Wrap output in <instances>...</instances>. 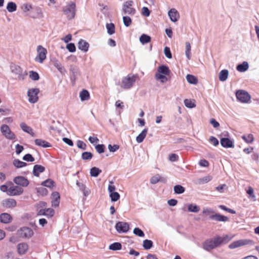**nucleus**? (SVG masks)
<instances>
[{
  "mask_svg": "<svg viewBox=\"0 0 259 259\" xmlns=\"http://www.w3.org/2000/svg\"><path fill=\"white\" fill-rule=\"evenodd\" d=\"M137 78V75L128 74L126 76L123 77L121 81L119 82L117 84L123 89L128 90L133 87Z\"/></svg>",
  "mask_w": 259,
  "mask_h": 259,
  "instance_id": "nucleus-1",
  "label": "nucleus"
},
{
  "mask_svg": "<svg viewBox=\"0 0 259 259\" xmlns=\"http://www.w3.org/2000/svg\"><path fill=\"white\" fill-rule=\"evenodd\" d=\"M36 51L37 55L35 58V61L39 63H42L46 59L47 50L42 46L39 45L37 47Z\"/></svg>",
  "mask_w": 259,
  "mask_h": 259,
  "instance_id": "nucleus-2",
  "label": "nucleus"
},
{
  "mask_svg": "<svg viewBox=\"0 0 259 259\" xmlns=\"http://www.w3.org/2000/svg\"><path fill=\"white\" fill-rule=\"evenodd\" d=\"M75 4L72 2L63 8V12L68 19H72L75 17Z\"/></svg>",
  "mask_w": 259,
  "mask_h": 259,
  "instance_id": "nucleus-3",
  "label": "nucleus"
},
{
  "mask_svg": "<svg viewBox=\"0 0 259 259\" xmlns=\"http://www.w3.org/2000/svg\"><path fill=\"white\" fill-rule=\"evenodd\" d=\"M134 2L132 1L125 2L123 5L122 13L124 15L128 14L134 15L136 13V9L132 7Z\"/></svg>",
  "mask_w": 259,
  "mask_h": 259,
  "instance_id": "nucleus-4",
  "label": "nucleus"
},
{
  "mask_svg": "<svg viewBox=\"0 0 259 259\" xmlns=\"http://www.w3.org/2000/svg\"><path fill=\"white\" fill-rule=\"evenodd\" d=\"M236 96L237 100L243 103H248L250 100V96L246 91L239 90L236 92Z\"/></svg>",
  "mask_w": 259,
  "mask_h": 259,
  "instance_id": "nucleus-5",
  "label": "nucleus"
},
{
  "mask_svg": "<svg viewBox=\"0 0 259 259\" xmlns=\"http://www.w3.org/2000/svg\"><path fill=\"white\" fill-rule=\"evenodd\" d=\"M39 93V90L38 88L29 89L27 92V96L29 97L28 101L31 103H36L38 100Z\"/></svg>",
  "mask_w": 259,
  "mask_h": 259,
  "instance_id": "nucleus-6",
  "label": "nucleus"
},
{
  "mask_svg": "<svg viewBox=\"0 0 259 259\" xmlns=\"http://www.w3.org/2000/svg\"><path fill=\"white\" fill-rule=\"evenodd\" d=\"M1 131L3 135L8 139L13 140L16 138L14 133L11 131L9 126L7 124L2 125Z\"/></svg>",
  "mask_w": 259,
  "mask_h": 259,
  "instance_id": "nucleus-7",
  "label": "nucleus"
},
{
  "mask_svg": "<svg viewBox=\"0 0 259 259\" xmlns=\"http://www.w3.org/2000/svg\"><path fill=\"white\" fill-rule=\"evenodd\" d=\"M18 235L22 238H30L33 235V230L28 227H22L17 231Z\"/></svg>",
  "mask_w": 259,
  "mask_h": 259,
  "instance_id": "nucleus-8",
  "label": "nucleus"
},
{
  "mask_svg": "<svg viewBox=\"0 0 259 259\" xmlns=\"http://www.w3.org/2000/svg\"><path fill=\"white\" fill-rule=\"evenodd\" d=\"M254 242L253 241L249 239H243V240H239L236 241H234L231 243L229 245V247L230 249H234L240 246L247 245V244H253Z\"/></svg>",
  "mask_w": 259,
  "mask_h": 259,
  "instance_id": "nucleus-9",
  "label": "nucleus"
},
{
  "mask_svg": "<svg viewBox=\"0 0 259 259\" xmlns=\"http://www.w3.org/2000/svg\"><path fill=\"white\" fill-rule=\"evenodd\" d=\"M115 229L119 233H126L130 229V225L127 223L118 222L115 225Z\"/></svg>",
  "mask_w": 259,
  "mask_h": 259,
  "instance_id": "nucleus-10",
  "label": "nucleus"
},
{
  "mask_svg": "<svg viewBox=\"0 0 259 259\" xmlns=\"http://www.w3.org/2000/svg\"><path fill=\"white\" fill-rule=\"evenodd\" d=\"M23 189L21 187L13 185L9 188L8 195L9 196L20 195L23 193Z\"/></svg>",
  "mask_w": 259,
  "mask_h": 259,
  "instance_id": "nucleus-11",
  "label": "nucleus"
},
{
  "mask_svg": "<svg viewBox=\"0 0 259 259\" xmlns=\"http://www.w3.org/2000/svg\"><path fill=\"white\" fill-rule=\"evenodd\" d=\"M13 181L15 184L22 187H27L29 183L28 180L27 179L22 176L15 177Z\"/></svg>",
  "mask_w": 259,
  "mask_h": 259,
  "instance_id": "nucleus-12",
  "label": "nucleus"
},
{
  "mask_svg": "<svg viewBox=\"0 0 259 259\" xmlns=\"http://www.w3.org/2000/svg\"><path fill=\"white\" fill-rule=\"evenodd\" d=\"M3 206L7 208H14L17 205V201L13 198H8L3 201Z\"/></svg>",
  "mask_w": 259,
  "mask_h": 259,
  "instance_id": "nucleus-13",
  "label": "nucleus"
},
{
  "mask_svg": "<svg viewBox=\"0 0 259 259\" xmlns=\"http://www.w3.org/2000/svg\"><path fill=\"white\" fill-rule=\"evenodd\" d=\"M168 15L172 22H177L179 18L180 15L178 11L175 9H171L168 12Z\"/></svg>",
  "mask_w": 259,
  "mask_h": 259,
  "instance_id": "nucleus-14",
  "label": "nucleus"
},
{
  "mask_svg": "<svg viewBox=\"0 0 259 259\" xmlns=\"http://www.w3.org/2000/svg\"><path fill=\"white\" fill-rule=\"evenodd\" d=\"M220 143L222 147L226 148L234 147V142L228 138H221Z\"/></svg>",
  "mask_w": 259,
  "mask_h": 259,
  "instance_id": "nucleus-15",
  "label": "nucleus"
},
{
  "mask_svg": "<svg viewBox=\"0 0 259 259\" xmlns=\"http://www.w3.org/2000/svg\"><path fill=\"white\" fill-rule=\"evenodd\" d=\"M170 70L169 68L166 65H161L157 68V71L155 74H160V75H169Z\"/></svg>",
  "mask_w": 259,
  "mask_h": 259,
  "instance_id": "nucleus-16",
  "label": "nucleus"
},
{
  "mask_svg": "<svg viewBox=\"0 0 259 259\" xmlns=\"http://www.w3.org/2000/svg\"><path fill=\"white\" fill-rule=\"evenodd\" d=\"M76 184L80 191L82 192L84 196L87 197L90 194L91 191L87 188L86 186L84 184L80 183L78 181H76Z\"/></svg>",
  "mask_w": 259,
  "mask_h": 259,
  "instance_id": "nucleus-17",
  "label": "nucleus"
},
{
  "mask_svg": "<svg viewBox=\"0 0 259 259\" xmlns=\"http://www.w3.org/2000/svg\"><path fill=\"white\" fill-rule=\"evenodd\" d=\"M210 219L218 222H226L229 221V218L227 217L221 215L219 213L210 215Z\"/></svg>",
  "mask_w": 259,
  "mask_h": 259,
  "instance_id": "nucleus-18",
  "label": "nucleus"
},
{
  "mask_svg": "<svg viewBox=\"0 0 259 259\" xmlns=\"http://www.w3.org/2000/svg\"><path fill=\"white\" fill-rule=\"evenodd\" d=\"M12 72L15 75L18 76V78L20 79H23L22 76V68L17 65H14L11 67Z\"/></svg>",
  "mask_w": 259,
  "mask_h": 259,
  "instance_id": "nucleus-19",
  "label": "nucleus"
},
{
  "mask_svg": "<svg viewBox=\"0 0 259 259\" xmlns=\"http://www.w3.org/2000/svg\"><path fill=\"white\" fill-rule=\"evenodd\" d=\"M12 221V217L8 213H3L0 215V222L4 224H8Z\"/></svg>",
  "mask_w": 259,
  "mask_h": 259,
  "instance_id": "nucleus-20",
  "label": "nucleus"
},
{
  "mask_svg": "<svg viewBox=\"0 0 259 259\" xmlns=\"http://www.w3.org/2000/svg\"><path fill=\"white\" fill-rule=\"evenodd\" d=\"M28 249V245L26 243H21L17 245L18 252L20 254H25Z\"/></svg>",
  "mask_w": 259,
  "mask_h": 259,
  "instance_id": "nucleus-21",
  "label": "nucleus"
},
{
  "mask_svg": "<svg viewBox=\"0 0 259 259\" xmlns=\"http://www.w3.org/2000/svg\"><path fill=\"white\" fill-rule=\"evenodd\" d=\"M20 126L21 129L24 132L30 134L32 137L35 136V134L33 132V129L29 126L27 125L25 122L20 123Z\"/></svg>",
  "mask_w": 259,
  "mask_h": 259,
  "instance_id": "nucleus-22",
  "label": "nucleus"
},
{
  "mask_svg": "<svg viewBox=\"0 0 259 259\" xmlns=\"http://www.w3.org/2000/svg\"><path fill=\"white\" fill-rule=\"evenodd\" d=\"M45 170V167L41 165L36 164L33 166V174L36 177H38L40 173Z\"/></svg>",
  "mask_w": 259,
  "mask_h": 259,
  "instance_id": "nucleus-23",
  "label": "nucleus"
},
{
  "mask_svg": "<svg viewBox=\"0 0 259 259\" xmlns=\"http://www.w3.org/2000/svg\"><path fill=\"white\" fill-rule=\"evenodd\" d=\"M52 62L54 66L58 69V70L61 73H63L65 71L64 66L60 62V61L54 58L52 60Z\"/></svg>",
  "mask_w": 259,
  "mask_h": 259,
  "instance_id": "nucleus-24",
  "label": "nucleus"
},
{
  "mask_svg": "<svg viewBox=\"0 0 259 259\" xmlns=\"http://www.w3.org/2000/svg\"><path fill=\"white\" fill-rule=\"evenodd\" d=\"M78 48L79 50L87 52L89 50V44L86 41L80 39L78 43Z\"/></svg>",
  "mask_w": 259,
  "mask_h": 259,
  "instance_id": "nucleus-25",
  "label": "nucleus"
},
{
  "mask_svg": "<svg viewBox=\"0 0 259 259\" xmlns=\"http://www.w3.org/2000/svg\"><path fill=\"white\" fill-rule=\"evenodd\" d=\"M203 246V248L207 251H209L215 248V245H214L212 239H209L205 241Z\"/></svg>",
  "mask_w": 259,
  "mask_h": 259,
  "instance_id": "nucleus-26",
  "label": "nucleus"
},
{
  "mask_svg": "<svg viewBox=\"0 0 259 259\" xmlns=\"http://www.w3.org/2000/svg\"><path fill=\"white\" fill-rule=\"evenodd\" d=\"M166 179L164 178L161 177L159 174L155 175L153 176L150 179V183L152 184H156L159 182L165 183Z\"/></svg>",
  "mask_w": 259,
  "mask_h": 259,
  "instance_id": "nucleus-27",
  "label": "nucleus"
},
{
  "mask_svg": "<svg viewBox=\"0 0 259 259\" xmlns=\"http://www.w3.org/2000/svg\"><path fill=\"white\" fill-rule=\"evenodd\" d=\"M34 142L36 145L44 148H48L51 146L50 143L42 139H37L35 140Z\"/></svg>",
  "mask_w": 259,
  "mask_h": 259,
  "instance_id": "nucleus-28",
  "label": "nucleus"
},
{
  "mask_svg": "<svg viewBox=\"0 0 259 259\" xmlns=\"http://www.w3.org/2000/svg\"><path fill=\"white\" fill-rule=\"evenodd\" d=\"M229 76V71L227 69H223L220 71L219 75V78L221 81H226Z\"/></svg>",
  "mask_w": 259,
  "mask_h": 259,
  "instance_id": "nucleus-29",
  "label": "nucleus"
},
{
  "mask_svg": "<svg viewBox=\"0 0 259 259\" xmlns=\"http://www.w3.org/2000/svg\"><path fill=\"white\" fill-rule=\"evenodd\" d=\"M148 132V130L147 128L144 129L142 132L137 137L136 141L138 143H142L145 137H146L147 134Z\"/></svg>",
  "mask_w": 259,
  "mask_h": 259,
  "instance_id": "nucleus-30",
  "label": "nucleus"
},
{
  "mask_svg": "<svg viewBox=\"0 0 259 259\" xmlns=\"http://www.w3.org/2000/svg\"><path fill=\"white\" fill-rule=\"evenodd\" d=\"M41 185L44 187H47L51 189H53L55 186V183L53 180L51 179H48L46 181L42 182L41 183Z\"/></svg>",
  "mask_w": 259,
  "mask_h": 259,
  "instance_id": "nucleus-31",
  "label": "nucleus"
},
{
  "mask_svg": "<svg viewBox=\"0 0 259 259\" xmlns=\"http://www.w3.org/2000/svg\"><path fill=\"white\" fill-rule=\"evenodd\" d=\"M79 97L82 101L89 100L90 95L89 92L86 90H83L79 93Z\"/></svg>",
  "mask_w": 259,
  "mask_h": 259,
  "instance_id": "nucleus-32",
  "label": "nucleus"
},
{
  "mask_svg": "<svg viewBox=\"0 0 259 259\" xmlns=\"http://www.w3.org/2000/svg\"><path fill=\"white\" fill-rule=\"evenodd\" d=\"M242 139L247 144L252 143L254 140V136L251 134L243 135Z\"/></svg>",
  "mask_w": 259,
  "mask_h": 259,
  "instance_id": "nucleus-33",
  "label": "nucleus"
},
{
  "mask_svg": "<svg viewBox=\"0 0 259 259\" xmlns=\"http://www.w3.org/2000/svg\"><path fill=\"white\" fill-rule=\"evenodd\" d=\"M248 64L247 62H243L242 64H239L237 66V70L241 72L246 71L248 68Z\"/></svg>",
  "mask_w": 259,
  "mask_h": 259,
  "instance_id": "nucleus-34",
  "label": "nucleus"
},
{
  "mask_svg": "<svg viewBox=\"0 0 259 259\" xmlns=\"http://www.w3.org/2000/svg\"><path fill=\"white\" fill-rule=\"evenodd\" d=\"M7 9L8 11L10 13L15 12L17 10V5L14 2H9L7 4Z\"/></svg>",
  "mask_w": 259,
  "mask_h": 259,
  "instance_id": "nucleus-35",
  "label": "nucleus"
},
{
  "mask_svg": "<svg viewBox=\"0 0 259 259\" xmlns=\"http://www.w3.org/2000/svg\"><path fill=\"white\" fill-rule=\"evenodd\" d=\"M106 27L107 30V33L109 35H112L115 33V26L113 23H107Z\"/></svg>",
  "mask_w": 259,
  "mask_h": 259,
  "instance_id": "nucleus-36",
  "label": "nucleus"
},
{
  "mask_svg": "<svg viewBox=\"0 0 259 259\" xmlns=\"http://www.w3.org/2000/svg\"><path fill=\"white\" fill-rule=\"evenodd\" d=\"M174 191L175 193L177 194H180L185 192V188L181 185H177L174 186Z\"/></svg>",
  "mask_w": 259,
  "mask_h": 259,
  "instance_id": "nucleus-37",
  "label": "nucleus"
},
{
  "mask_svg": "<svg viewBox=\"0 0 259 259\" xmlns=\"http://www.w3.org/2000/svg\"><path fill=\"white\" fill-rule=\"evenodd\" d=\"M122 248L121 244L119 242H114L110 245L109 249L112 250H120Z\"/></svg>",
  "mask_w": 259,
  "mask_h": 259,
  "instance_id": "nucleus-38",
  "label": "nucleus"
},
{
  "mask_svg": "<svg viewBox=\"0 0 259 259\" xmlns=\"http://www.w3.org/2000/svg\"><path fill=\"white\" fill-rule=\"evenodd\" d=\"M188 210L189 212H198L200 210V207L196 204H190L188 205Z\"/></svg>",
  "mask_w": 259,
  "mask_h": 259,
  "instance_id": "nucleus-39",
  "label": "nucleus"
},
{
  "mask_svg": "<svg viewBox=\"0 0 259 259\" xmlns=\"http://www.w3.org/2000/svg\"><path fill=\"white\" fill-rule=\"evenodd\" d=\"M186 79L187 81L191 84H195L198 82L197 78L194 75L191 74H188L186 76Z\"/></svg>",
  "mask_w": 259,
  "mask_h": 259,
  "instance_id": "nucleus-40",
  "label": "nucleus"
},
{
  "mask_svg": "<svg viewBox=\"0 0 259 259\" xmlns=\"http://www.w3.org/2000/svg\"><path fill=\"white\" fill-rule=\"evenodd\" d=\"M101 170L96 167H92L90 170V175L92 177H97L101 172Z\"/></svg>",
  "mask_w": 259,
  "mask_h": 259,
  "instance_id": "nucleus-41",
  "label": "nucleus"
},
{
  "mask_svg": "<svg viewBox=\"0 0 259 259\" xmlns=\"http://www.w3.org/2000/svg\"><path fill=\"white\" fill-rule=\"evenodd\" d=\"M151 40V37L146 34H143L140 37V41L142 44H145Z\"/></svg>",
  "mask_w": 259,
  "mask_h": 259,
  "instance_id": "nucleus-42",
  "label": "nucleus"
},
{
  "mask_svg": "<svg viewBox=\"0 0 259 259\" xmlns=\"http://www.w3.org/2000/svg\"><path fill=\"white\" fill-rule=\"evenodd\" d=\"M143 246L145 249H150L153 246V242L150 240L146 239L143 241Z\"/></svg>",
  "mask_w": 259,
  "mask_h": 259,
  "instance_id": "nucleus-43",
  "label": "nucleus"
},
{
  "mask_svg": "<svg viewBox=\"0 0 259 259\" xmlns=\"http://www.w3.org/2000/svg\"><path fill=\"white\" fill-rule=\"evenodd\" d=\"M169 75H160V74H155V77L156 80H160L161 83H165L168 80L167 76Z\"/></svg>",
  "mask_w": 259,
  "mask_h": 259,
  "instance_id": "nucleus-44",
  "label": "nucleus"
},
{
  "mask_svg": "<svg viewBox=\"0 0 259 259\" xmlns=\"http://www.w3.org/2000/svg\"><path fill=\"white\" fill-rule=\"evenodd\" d=\"M211 180V178L210 176H206L198 179L197 183L199 185L204 184L208 183Z\"/></svg>",
  "mask_w": 259,
  "mask_h": 259,
  "instance_id": "nucleus-45",
  "label": "nucleus"
},
{
  "mask_svg": "<svg viewBox=\"0 0 259 259\" xmlns=\"http://www.w3.org/2000/svg\"><path fill=\"white\" fill-rule=\"evenodd\" d=\"M36 191L38 194L41 196H46L48 194V190L43 187H40L36 188Z\"/></svg>",
  "mask_w": 259,
  "mask_h": 259,
  "instance_id": "nucleus-46",
  "label": "nucleus"
},
{
  "mask_svg": "<svg viewBox=\"0 0 259 259\" xmlns=\"http://www.w3.org/2000/svg\"><path fill=\"white\" fill-rule=\"evenodd\" d=\"M13 164L17 168H21L27 165L26 163L21 161L19 159H15L13 161Z\"/></svg>",
  "mask_w": 259,
  "mask_h": 259,
  "instance_id": "nucleus-47",
  "label": "nucleus"
},
{
  "mask_svg": "<svg viewBox=\"0 0 259 259\" xmlns=\"http://www.w3.org/2000/svg\"><path fill=\"white\" fill-rule=\"evenodd\" d=\"M191 45L189 42H186V56L188 59L190 60L191 58Z\"/></svg>",
  "mask_w": 259,
  "mask_h": 259,
  "instance_id": "nucleus-48",
  "label": "nucleus"
},
{
  "mask_svg": "<svg viewBox=\"0 0 259 259\" xmlns=\"http://www.w3.org/2000/svg\"><path fill=\"white\" fill-rule=\"evenodd\" d=\"M45 216L48 218H52L55 214V211L53 208H45Z\"/></svg>",
  "mask_w": 259,
  "mask_h": 259,
  "instance_id": "nucleus-49",
  "label": "nucleus"
},
{
  "mask_svg": "<svg viewBox=\"0 0 259 259\" xmlns=\"http://www.w3.org/2000/svg\"><path fill=\"white\" fill-rule=\"evenodd\" d=\"M29 77L33 80H38L39 78L38 74L34 71H30L29 72Z\"/></svg>",
  "mask_w": 259,
  "mask_h": 259,
  "instance_id": "nucleus-50",
  "label": "nucleus"
},
{
  "mask_svg": "<svg viewBox=\"0 0 259 259\" xmlns=\"http://www.w3.org/2000/svg\"><path fill=\"white\" fill-rule=\"evenodd\" d=\"M93 157V154L90 152H84L82 153L81 158L83 160H90Z\"/></svg>",
  "mask_w": 259,
  "mask_h": 259,
  "instance_id": "nucleus-51",
  "label": "nucleus"
},
{
  "mask_svg": "<svg viewBox=\"0 0 259 259\" xmlns=\"http://www.w3.org/2000/svg\"><path fill=\"white\" fill-rule=\"evenodd\" d=\"M109 194L112 201H116L120 198V195L118 192H114Z\"/></svg>",
  "mask_w": 259,
  "mask_h": 259,
  "instance_id": "nucleus-52",
  "label": "nucleus"
},
{
  "mask_svg": "<svg viewBox=\"0 0 259 259\" xmlns=\"http://www.w3.org/2000/svg\"><path fill=\"white\" fill-rule=\"evenodd\" d=\"M133 233L135 235L139 237H143L145 236L143 231L139 228H135L133 231Z\"/></svg>",
  "mask_w": 259,
  "mask_h": 259,
  "instance_id": "nucleus-53",
  "label": "nucleus"
},
{
  "mask_svg": "<svg viewBox=\"0 0 259 259\" xmlns=\"http://www.w3.org/2000/svg\"><path fill=\"white\" fill-rule=\"evenodd\" d=\"M185 105L188 108H193L196 106L195 104L189 99H185L184 100Z\"/></svg>",
  "mask_w": 259,
  "mask_h": 259,
  "instance_id": "nucleus-54",
  "label": "nucleus"
},
{
  "mask_svg": "<svg viewBox=\"0 0 259 259\" xmlns=\"http://www.w3.org/2000/svg\"><path fill=\"white\" fill-rule=\"evenodd\" d=\"M21 9L23 12H27L32 9V7L31 4L26 3V4H24L22 6Z\"/></svg>",
  "mask_w": 259,
  "mask_h": 259,
  "instance_id": "nucleus-55",
  "label": "nucleus"
},
{
  "mask_svg": "<svg viewBox=\"0 0 259 259\" xmlns=\"http://www.w3.org/2000/svg\"><path fill=\"white\" fill-rule=\"evenodd\" d=\"M123 21L124 25L126 27H128L131 25L132 19L128 16H123Z\"/></svg>",
  "mask_w": 259,
  "mask_h": 259,
  "instance_id": "nucleus-56",
  "label": "nucleus"
},
{
  "mask_svg": "<svg viewBox=\"0 0 259 259\" xmlns=\"http://www.w3.org/2000/svg\"><path fill=\"white\" fill-rule=\"evenodd\" d=\"M202 212L203 214L206 215H210L211 214H213L214 213L213 209L209 207H204L203 209Z\"/></svg>",
  "mask_w": 259,
  "mask_h": 259,
  "instance_id": "nucleus-57",
  "label": "nucleus"
},
{
  "mask_svg": "<svg viewBox=\"0 0 259 259\" xmlns=\"http://www.w3.org/2000/svg\"><path fill=\"white\" fill-rule=\"evenodd\" d=\"M23 159L28 162H33L34 161V157L30 154H26L23 157Z\"/></svg>",
  "mask_w": 259,
  "mask_h": 259,
  "instance_id": "nucleus-58",
  "label": "nucleus"
},
{
  "mask_svg": "<svg viewBox=\"0 0 259 259\" xmlns=\"http://www.w3.org/2000/svg\"><path fill=\"white\" fill-rule=\"evenodd\" d=\"M212 241L213 242L214 245H215V247L223 243L221 237H217L212 239Z\"/></svg>",
  "mask_w": 259,
  "mask_h": 259,
  "instance_id": "nucleus-59",
  "label": "nucleus"
},
{
  "mask_svg": "<svg viewBox=\"0 0 259 259\" xmlns=\"http://www.w3.org/2000/svg\"><path fill=\"white\" fill-rule=\"evenodd\" d=\"M95 148L97 151L101 154L104 152L105 146L103 144H98L96 146Z\"/></svg>",
  "mask_w": 259,
  "mask_h": 259,
  "instance_id": "nucleus-60",
  "label": "nucleus"
},
{
  "mask_svg": "<svg viewBox=\"0 0 259 259\" xmlns=\"http://www.w3.org/2000/svg\"><path fill=\"white\" fill-rule=\"evenodd\" d=\"M67 49L71 53L74 52L76 50V47L73 43H69L66 46Z\"/></svg>",
  "mask_w": 259,
  "mask_h": 259,
  "instance_id": "nucleus-61",
  "label": "nucleus"
},
{
  "mask_svg": "<svg viewBox=\"0 0 259 259\" xmlns=\"http://www.w3.org/2000/svg\"><path fill=\"white\" fill-rule=\"evenodd\" d=\"M115 190V186L114 185V183L112 181H110L108 187V190L109 192V194L114 192Z\"/></svg>",
  "mask_w": 259,
  "mask_h": 259,
  "instance_id": "nucleus-62",
  "label": "nucleus"
},
{
  "mask_svg": "<svg viewBox=\"0 0 259 259\" xmlns=\"http://www.w3.org/2000/svg\"><path fill=\"white\" fill-rule=\"evenodd\" d=\"M164 53L165 56L167 58L171 59L172 58L171 52H170V49L168 47H165V48L164 49Z\"/></svg>",
  "mask_w": 259,
  "mask_h": 259,
  "instance_id": "nucleus-63",
  "label": "nucleus"
},
{
  "mask_svg": "<svg viewBox=\"0 0 259 259\" xmlns=\"http://www.w3.org/2000/svg\"><path fill=\"white\" fill-rule=\"evenodd\" d=\"M209 141L213 144L214 146H217L219 145L218 140L213 136H211L209 138Z\"/></svg>",
  "mask_w": 259,
  "mask_h": 259,
  "instance_id": "nucleus-64",
  "label": "nucleus"
}]
</instances>
